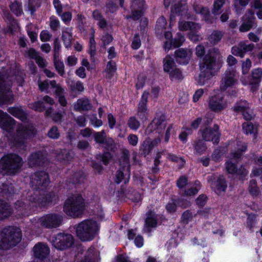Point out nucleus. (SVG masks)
<instances>
[{"label":"nucleus","instance_id":"obj_1","mask_svg":"<svg viewBox=\"0 0 262 262\" xmlns=\"http://www.w3.org/2000/svg\"><path fill=\"white\" fill-rule=\"evenodd\" d=\"M220 55L219 50L215 48L210 49L207 54L200 60V73L196 78L198 84L204 85L215 75L217 66V59Z\"/></svg>","mask_w":262,"mask_h":262},{"label":"nucleus","instance_id":"obj_2","mask_svg":"<svg viewBox=\"0 0 262 262\" xmlns=\"http://www.w3.org/2000/svg\"><path fill=\"white\" fill-rule=\"evenodd\" d=\"M20 240V229L11 226L5 228L0 232V248L7 250L16 245Z\"/></svg>","mask_w":262,"mask_h":262},{"label":"nucleus","instance_id":"obj_3","mask_svg":"<svg viewBox=\"0 0 262 262\" xmlns=\"http://www.w3.org/2000/svg\"><path fill=\"white\" fill-rule=\"evenodd\" d=\"M99 226L96 221L86 220L78 224L76 227L77 237L82 241L93 239L97 234Z\"/></svg>","mask_w":262,"mask_h":262},{"label":"nucleus","instance_id":"obj_4","mask_svg":"<svg viewBox=\"0 0 262 262\" xmlns=\"http://www.w3.org/2000/svg\"><path fill=\"white\" fill-rule=\"evenodd\" d=\"M84 207V200L82 196L80 195H74L67 200L63 210L67 215L78 217L82 214Z\"/></svg>","mask_w":262,"mask_h":262},{"label":"nucleus","instance_id":"obj_5","mask_svg":"<svg viewBox=\"0 0 262 262\" xmlns=\"http://www.w3.org/2000/svg\"><path fill=\"white\" fill-rule=\"evenodd\" d=\"M23 164L21 157L16 154H9L0 160V169L13 174L20 169Z\"/></svg>","mask_w":262,"mask_h":262},{"label":"nucleus","instance_id":"obj_6","mask_svg":"<svg viewBox=\"0 0 262 262\" xmlns=\"http://www.w3.org/2000/svg\"><path fill=\"white\" fill-rule=\"evenodd\" d=\"M36 133L35 128L31 125L21 124L17 130L16 136L14 140L15 145L21 149H24L25 139L31 137Z\"/></svg>","mask_w":262,"mask_h":262},{"label":"nucleus","instance_id":"obj_7","mask_svg":"<svg viewBox=\"0 0 262 262\" xmlns=\"http://www.w3.org/2000/svg\"><path fill=\"white\" fill-rule=\"evenodd\" d=\"M55 197L56 195L53 192L45 194L40 191H36L28 193L27 199L29 202L35 203V206L43 207L46 204L52 202Z\"/></svg>","mask_w":262,"mask_h":262},{"label":"nucleus","instance_id":"obj_8","mask_svg":"<svg viewBox=\"0 0 262 262\" xmlns=\"http://www.w3.org/2000/svg\"><path fill=\"white\" fill-rule=\"evenodd\" d=\"M50 183L49 177L44 171H38L31 176L30 185L35 191H42Z\"/></svg>","mask_w":262,"mask_h":262},{"label":"nucleus","instance_id":"obj_9","mask_svg":"<svg viewBox=\"0 0 262 262\" xmlns=\"http://www.w3.org/2000/svg\"><path fill=\"white\" fill-rule=\"evenodd\" d=\"M38 221L42 227L52 229L59 227L62 222L63 217L60 214L50 213L41 217Z\"/></svg>","mask_w":262,"mask_h":262},{"label":"nucleus","instance_id":"obj_10","mask_svg":"<svg viewBox=\"0 0 262 262\" xmlns=\"http://www.w3.org/2000/svg\"><path fill=\"white\" fill-rule=\"evenodd\" d=\"M73 237L70 234L59 233L52 239V244L58 250H64L70 248L73 244Z\"/></svg>","mask_w":262,"mask_h":262},{"label":"nucleus","instance_id":"obj_11","mask_svg":"<svg viewBox=\"0 0 262 262\" xmlns=\"http://www.w3.org/2000/svg\"><path fill=\"white\" fill-rule=\"evenodd\" d=\"M202 137L205 141H212L213 143H218L220 141L221 134L219 132V126L214 124L213 127H205L200 129Z\"/></svg>","mask_w":262,"mask_h":262},{"label":"nucleus","instance_id":"obj_12","mask_svg":"<svg viewBox=\"0 0 262 262\" xmlns=\"http://www.w3.org/2000/svg\"><path fill=\"white\" fill-rule=\"evenodd\" d=\"M13 101V95L10 90V85L6 84L4 78L0 77V105L11 103Z\"/></svg>","mask_w":262,"mask_h":262},{"label":"nucleus","instance_id":"obj_13","mask_svg":"<svg viewBox=\"0 0 262 262\" xmlns=\"http://www.w3.org/2000/svg\"><path fill=\"white\" fill-rule=\"evenodd\" d=\"M227 107V103L221 94L215 95L209 98L208 107L213 112H220Z\"/></svg>","mask_w":262,"mask_h":262},{"label":"nucleus","instance_id":"obj_14","mask_svg":"<svg viewBox=\"0 0 262 262\" xmlns=\"http://www.w3.org/2000/svg\"><path fill=\"white\" fill-rule=\"evenodd\" d=\"M236 71L233 69H228L222 76L220 83V89L222 91L233 86L236 82L235 79Z\"/></svg>","mask_w":262,"mask_h":262},{"label":"nucleus","instance_id":"obj_15","mask_svg":"<svg viewBox=\"0 0 262 262\" xmlns=\"http://www.w3.org/2000/svg\"><path fill=\"white\" fill-rule=\"evenodd\" d=\"M254 12L252 9H248L242 17V24L239 30L241 32L250 30L256 24Z\"/></svg>","mask_w":262,"mask_h":262},{"label":"nucleus","instance_id":"obj_16","mask_svg":"<svg viewBox=\"0 0 262 262\" xmlns=\"http://www.w3.org/2000/svg\"><path fill=\"white\" fill-rule=\"evenodd\" d=\"M166 117L164 114L157 115L147 127L146 132H151L157 129L158 133L163 132L166 126Z\"/></svg>","mask_w":262,"mask_h":262},{"label":"nucleus","instance_id":"obj_17","mask_svg":"<svg viewBox=\"0 0 262 262\" xmlns=\"http://www.w3.org/2000/svg\"><path fill=\"white\" fill-rule=\"evenodd\" d=\"M248 41H242L237 45L233 46L231 49L233 55L243 58L245 54L248 52L252 51L255 46L253 43H247Z\"/></svg>","mask_w":262,"mask_h":262},{"label":"nucleus","instance_id":"obj_18","mask_svg":"<svg viewBox=\"0 0 262 262\" xmlns=\"http://www.w3.org/2000/svg\"><path fill=\"white\" fill-rule=\"evenodd\" d=\"M148 96V92L146 91L143 92L138 108L137 116L143 121L147 120V112L146 104Z\"/></svg>","mask_w":262,"mask_h":262},{"label":"nucleus","instance_id":"obj_19","mask_svg":"<svg viewBox=\"0 0 262 262\" xmlns=\"http://www.w3.org/2000/svg\"><path fill=\"white\" fill-rule=\"evenodd\" d=\"M34 255L38 260L44 261L49 254V248L46 244L38 243L33 248Z\"/></svg>","mask_w":262,"mask_h":262},{"label":"nucleus","instance_id":"obj_20","mask_svg":"<svg viewBox=\"0 0 262 262\" xmlns=\"http://www.w3.org/2000/svg\"><path fill=\"white\" fill-rule=\"evenodd\" d=\"M45 157L41 151L32 154L28 159V164L31 167L41 166L44 164Z\"/></svg>","mask_w":262,"mask_h":262},{"label":"nucleus","instance_id":"obj_21","mask_svg":"<svg viewBox=\"0 0 262 262\" xmlns=\"http://www.w3.org/2000/svg\"><path fill=\"white\" fill-rule=\"evenodd\" d=\"M211 186L215 192L219 195L222 192H225L227 184L225 178L220 176L215 181L212 183Z\"/></svg>","mask_w":262,"mask_h":262},{"label":"nucleus","instance_id":"obj_22","mask_svg":"<svg viewBox=\"0 0 262 262\" xmlns=\"http://www.w3.org/2000/svg\"><path fill=\"white\" fill-rule=\"evenodd\" d=\"M189 52L184 49H179L174 52L176 61L180 64H187L190 59Z\"/></svg>","mask_w":262,"mask_h":262},{"label":"nucleus","instance_id":"obj_23","mask_svg":"<svg viewBox=\"0 0 262 262\" xmlns=\"http://www.w3.org/2000/svg\"><path fill=\"white\" fill-rule=\"evenodd\" d=\"M146 219L145 221V230L148 232H150L149 228H155L157 225V216L152 211H149L146 213Z\"/></svg>","mask_w":262,"mask_h":262},{"label":"nucleus","instance_id":"obj_24","mask_svg":"<svg viewBox=\"0 0 262 262\" xmlns=\"http://www.w3.org/2000/svg\"><path fill=\"white\" fill-rule=\"evenodd\" d=\"M92 105L90 100L86 98H82L77 100L74 104V108L77 111H87L91 110Z\"/></svg>","mask_w":262,"mask_h":262},{"label":"nucleus","instance_id":"obj_25","mask_svg":"<svg viewBox=\"0 0 262 262\" xmlns=\"http://www.w3.org/2000/svg\"><path fill=\"white\" fill-rule=\"evenodd\" d=\"M2 16L7 23L11 31L15 30L17 27V23L8 10L2 9Z\"/></svg>","mask_w":262,"mask_h":262},{"label":"nucleus","instance_id":"obj_26","mask_svg":"<svg viewBox=\"0 0 262 262\" xmlns=\"http://www.w3.org/2000/svg\"><path fill=\"white\" fill-rule=\"evenodd\" d=\"M261 76L262 71L261 69H256L252 71L251 74L252 78L250 81V84L252 85L251 90L253 91L257 90L261 81Z\"/></svg>","mask_w":262,"mask_h":262},{"label":"nucleus","instance_id":"obj_27","mask_svg":"<svg viewBox=\"0 0 262 262\" xmlns=\"http://www.w3.org/2000/svg\"><path fill=\"white\" fill-rule=\"evenodd\" d=\"M13 212V209L8 203L0 200V220L9 217Z\"/></svg>","mask_w":262,"mask_h":262},{"label":"nucleus","instance_id":"obj_28","mask_svg":"<svg viewBox=\"0 0 262 262\" xmlns=\"http://www.w3.org/2000/svg\"><path fill=\"white\" fill-rule=\"evenodd\" d=\"M74 154L66 149H62L57 154V160L62 163H68L72 160Z\"/></svg>","mask_w":262,"mask_h":262},{"label":"nucleus","instance_id":"obj_29","mask_svg":"<svg viewBox=\"0 0 262 262\" xmlns=\"http://www.w3.org/2000/svg\"><path fill=\"white\" fill-rule=\"evenodd\" d=\"M150 138L148 137L142 142L139 148V155L146 157L153 149L151 146Z\"/></svg>","mask_w":262,"mask_h":262},{"label":"nucleus","instance_id":"obj_30","mask_svg":"<svg viewBox=\"0 0 262 262\" xmlns=\"http://www.w3.org/2000/svg\"><path fill=\"white\" fill-rule=\"evenodd\" d=\"M194 149V154L201 156L205 153L207 149V147L205 142L202 140H198L194 142L193 144Z\"/></svg>","mask_w":262,"mask_h":262},{"label":"nucleus","instance_id":"obj_31","mask_svg":"<svg viewBox=\"0 0 262 262\" xmlns=\"http://www.w3.org/2000/svg\"><path fill=\"white\" fill-rule=\"evenodd\" d=\"M243 130L246 135H250L254 139H256L257 128L251 122H244L243 124Z\"/></svg>","mask_w":262,"mask_h":262},{"label":"nucleus","instance_id":"obj_32","mask_svg":"<svg viewBox=\"0 0 262 262\" xmlns=\"http://www.w3.org/2000/svg\"><path fill=\"white\" fill-rule=\"evenodd\" d=\"M16 192L12 184L7 182L3 183L0 186V192L4 193L7 197L10 196Z\"/></svg>","mask_w":262,"mask_h":262},{"label":"nucleus","instance_id":"obj_33","mask_svg":"<svg viewBox=\"0 0 262 262\" xmlns=\"http://www.w3.org/2000/svg\"><path fill=\"white\" fill-rule=\"evenodd\" d=\"M129 156L130 152L128 150L123 149L122 150L121 156L119 159L120 165L123 168H127V170H129Z\"/></svg>","mask_w":262,"mask_h":262},{"label":"nucleus","instance_id":"obj_34","mask_svg":"<svg viewBox=\"0 0 262 262\" xmlns=\"http://www.w3.org/2000/svg\"><path fill=\"white\" fill-rule=\"evenodd\" d=\"M8 112L13 116L19 119L21 121H25L27 119L26 113L19 107H9L8 108Z\"/></svg>","mask_w":262,"mask_h":262},{"label":"nucleus","instance_id":"obj_35","mask_svg":"<svg viewBox=\"0 0 262 262\" xmlns=\"http://www.w3.org/2000/svg\"><path fill=\"white\" fill-rule=\"evenodd\" d=\"M166 19L163 16L160 17L157 21L155 31L157 35H161L166 29Z\"/></svg>","mask_w":262,"mask_h":262},{"label":"nucleus","instance_id":"obj_36","mask_svg":"<svg viewBox=\"0 0 262 262\" xmlns=\"http://www.w3.org/2000/svg\"><path fill=\"white\" fill-rule=\"evenodd\" d=\"M62 39L66 48L71 47L73 40V36L70 28H66L62 31Z\"/></svg>","mask_w":262,"mask_h":262},{"label":"nucleus","instance_id":"obj_37","mask_svg":"<svg viewBox=\"0 0 262 262\" xmlns=\"http://www.w3.org/2000/svg\"><path fill=\"white\" fill-rule=\"evenodd\" d=\"M223 32L218 30H214L208 37V39L212 45H216L219 42L223 36Z\"/></svg>","mask_w":262,"mask_h":262},{"label":"nucleus","instance_id":"obj_38","mask_svg":"<svg viewBox=\"0 0 262 262\" xmlns=\"http://www.w3.org/2000/svg\"><path fill=\"white\" fill-rule=\"evenodd\" d=\"M15 120L9 115H7L4 120L0 122V127L5 130H10L13 128Z\"/></svg>","mask_w":262,"mask_h":262},{"label":"nucleus","instance_id":"obj_39","mask_svg":"<svg viewBox=\"0 0 262 262\" xmlns=\"http://www.w3.org/2000/svg\"><path fill=\"white\" fill-rule=\"evenodd\" d=\"M174 10L176 13L180 15L187 13L188 7L186 4V0H180L178 4H175Z\"/></svg>","mask_w":262,"mask_h":262},{"label":"nucleus","instance_id":"obj_40","mask_svg":"<svg viewBox=\"0 0 262 262\" xmlns=\"http://www.w3.org/2000/svg\"><path fill=\"white\" fill-rule=\"evenodd\" d=\"M10 3L9 7L11 11L16 16L20 15L23 13L21 3L16 0H11Z\"/></svg>","mask_w":262,"mask_h":262},{"label":"nucleus","instance_id":"obj_41","mask_svg":"<svg viewBox=\"0 0 262 262\" xmlns=\"http://www.w3.org/2000/svg\"><path fill=\"white\" fill-rule=\"evenodd\" d=\"M116 71V64L115 62L110 61L108 62L106 68L105 70L106 78L110 79L114 76Z\"/></svg>","mask_w":262,"mask_h":262},{"label":"nucleus","instance_id":"obj_42","mask_svg":"<svg viewBox=\"0 0 262 262\" xmlns=\"http://www.w3.org/2000/svg\"><path fill=\"white\" fill-rule=\"evenodd\" d=\"M237 150L231 154L233 158L235 160L241 158L242 152L246 151L247 147V144L245 143L240 142L237 144Z\"/></svg>","mask_w":262,"mask_h":262},{"label":"nucleus","instance_id":"obj_43","mask_svg":"<svg viewBox=\"0 0 262 262\" xmlns=\"http://www.w3.org/2000/svg\"><path fill=\"white\" fill-rule=\"evenodd\" d=\"M164 71L169 72L170 70H173L174 66V62L172 58L169 56H167L163 60Z\"/></svg>","mask_w":262,"mask_h":262},{"label":"nucleus","instance_id":"obj_44","mask_svg":"<svg viewBox=\"0 0 262 262\" xmlns=\"http://www.w3.org/2000/svg\"><path fill=\"white\" fill-rule=\"evenodd\" d=\"M53 61L56 70L60 76H63L65 74L63 63L60 60L59 57L54 58Z\"/></svg>","mask_w":262,"mask_h":262},{"label":"nucleus","instance_id":"obj_45","mask_svg":"<svg viewBox=\"0 0 262 262\" xmlns=\"http://www.w3.org/2000/svg\"><path fill=\"white\" fill-rule=\"evenodd\" d=\"M250 107L249 104L246 101L241 100L237 102L234 107V111L236 112H243Z\"/></svg>","mask_w":262,"mask_h":262},{"label":"nucleus","instance_id":"obj_46","mask_svg":"<svg viewBox=\"0 0 262 262\" xmlns=\"http://www.w3.org/2000/svg\"><path fill=\"white\" fill-rule=\"evenodd\" d=\"M249 191L250 194L254 196L258 195L260 191L257 186V182L255 180H252L250 181Z\"/></svg>","mask_w":262,"mask_h":262},{"label":"nucleus","instance_id":"obj_47","mask_svg":"<svg viewBox=\"0 0 262 262\" xmlns=\"http://www.w3.org/2000/svg\"><path fill=\"white\" fill-rule=\"evenodd\" d=\"M169 73L170 78L172 80H181L183 78L182 73L179 69H173Z\"/></svg>","mask_w":262,"mask_h":262},{"label":"nucleus","instance_id":"obj_48","mask_svg":"<svg viewBox=\"0 0 262 262\" xmlns=\"http://www.w3.org/2000/svg\"><path fill=\"white\" fill-rule=\"evenodd\" d=\"M85 176L83 172L79 171L72 176V182L74 184H78L83 182Z\"/></svg>","mask_w":262,"mask_h":262},{"label":"nucleus","instance_id":"obj_49","mask_svg":"<svg viewBox=\"0 0 262 262\" xmlns=\"http://www.w3.org/2000/svg\"><path fill=\"white\" fill-rule=\"evenodd\" d=\"M226 0H214L213 4V8L212 10V13L214 15H218L220 12L219 11L221 9L223 6L225 4Z\"/></svg>","mask_w":262,"mask_h":262},{"label":"nucleus","instance_id":"obj_50","mask_svg":"<svg viewBox=\"0 0 262 262\" xmlns=\"http://www.w3.org/2000/svg\"><path fill=\"white\" fill-rule=\"evenodd\" d=\"M127 125L131 129L137 130L139 127L140 123L135 117L132 116L129 118Z\"/></svg>","mask_w":262,"mask_h":262},{"label":"nucleus","instance_id":"obj_51","mask_svg":"<svg viewBox=\"0 0 262 262\" xmlns=\"http://www.w3.org/2000/svg\"><path fill=\"white\" fill-rule=\"evenodd\" d=\"M96 158L98 160L102 161L104 165H107L112 158L111 155L108 152H105L102 154L97 155Z\"/></svg>","mask_w":262,"mask_h":262},{"label":"nucleus","instance_id":"obj_52","mask_svg":"<svg viewBox=\"0 0 262 262\" xmlns=\"http://www.w3.org/2000/svg\"><path fill=\"white\" fill-rule=\"evenodd\" d=\"M94 137L96 143L102 144L104 143L106 136L104 130H102L101 132H95L94 134Z\"/></svg>","mask_w":262,"mask_h":262},{"label":"nucleus","instance_id":"obj_53","mask_svg":"<svg viewBox=\"0 0 262 262\" xmlns=\"http://www.w3.org/2000/svg\"><path fill=\"white\" fill-rule=\"evenodd\" d=\"M48 136L53 139H58L60 137V133L58 128L56 126L51 127L48 133Z\"/></svg>","mask_w":262,"mask_h":262},{"label":"nucleus","instance_id":"obj_54","mask_svg":"<svg viewBox=\"0 0 262 262\" xmlns=\"http://www.w3.org/2000/svg\"><path fill=\"white\" fill-rule=\"evenodd\" d=\"M144 2V0H132L130 8L132 10L142 9Z\"/></svg>","mask_w":262,"mask_h":262},{"label":"nucleus","instance_id":"obj_55","mask_svg":"<svg viewBox=\"0 0 262 262\" xmlns=\"http://www.w3.org/2000/svg\"><path fill=\"white\" fill-rule=\"evenodd\" d=\"M185 40L184 36L180 34H178L177 36L175 37L174 40L172 41V46L174 48H178L182 46Z\"/></svg>","mask_w":262,"mask_h":262},{"label":"nucleus","instance_id":"obj_56","mask_svg":"<svg viewBox=\"0 0 262 262\" xmlns=\"http://www.w3.org/2000/svg\"><path fill=\"white\" fill-rule=\"evenodd\" d=\"M26 204L22 201H17L14 205L15 209L20 214H23L26 209Z\"/></svg>","mask_w":262,"mask_h":262},{"label":"nucleus","instance_id":"obj_57","mask_svg":"<svg viewBox=\"0 0 262 262\" xmlns=\"http://www.w3.org/2000/svg\"><path fill=\"white\" fill-rule=\"evenodd\" d=\"M102 144L104 145L106 149L111 150H113L115 146V142L111 138L106 137Z\"/></svg>","mask_w":262,"mask_h":262},{"label":"nucleus","instance_id":"obj_58","mask_svg":"<svg viewBox=\"0 0 262 262\" xmlns=\"http://www.w3.org/2000/svg\"><path fill=\"white\" fill-rule=\"evenodd\" d=\"M142 9L132 10V15L126 16V18L127 19L132 18L134 20H138L142 15Z\"/></svg>","mask_w":262,"mask_h":262},{"label":"nucleus","instance_id":"obj_59","mask_svg":"<svg viewBox=\"0 0 262 262\" xmlns=\"http://www.w3.org/2000/svg\"><path fill=\"white\" fill-rule=\"evenodd\" d=\"M71 89L72 91H77L79 92H82L84 90L83 83L80 81H78L76 82L73 83L71 85Z\"/></svg>","mask_w":262,"mask_h":262},{"label":"nucleus","instance_id":"obj_60","mask_svg":"<svg viewBox=\"0 0 262 262\" xmlns=\"http://www.w3.org/2000/svg\"><path fill=\"white\" fill-rule=\"evenodd\" d=\"M226 168L227 172L229 173H235L237 171L236 165L231 161H228L226 163Z\"/></svg>","mask_w":262,"mask_h":262},{"label":"nucleus","instance_id":"obj_61","mask_svg":"<svg viewBox=\"0 0 262 262\" xmlns=\"http://www.w3.org/2000/svg\"><path fill=\"white\" fill-rule=\"evenodd\" d=\"M107 11L114 12L118 9V6L112 0H108L106 4Z\"/></svg>","mask_w":262,"mask_h":262},{"label":"nucleus","instance_id":"obj_62","mask_svg":"<svg viewBox=\"0 0 262 262\" xmlns=\"http://www.w3.org/2000/svg\"><path fill=\"white\" fill-rule=\"evenodd\" d=\"M207 200V197L205 194H201L196 199L195 202L197 205L200 207H203L205 206Z\"/></svg>","mask_w":262,"mask_h":262},{"label":"nucleus","instance_id":"obj_63","mask_svg":"<svg viewBox=\"0 0 262 262\" xmlns=\"http://www.w3.org/2000/svg\"><path fill=\"white\" fill-rule=\"evenodd\" d=\"M205 47L202 45H199L195 48V54L201 59L205 55Z\"/></svg>","mask_w":262,"mask_h":262},{"label":"nucleus","instance_id":"obj_64","mask_svg":"<svg viewBox=\"0 0 262 262\" xmlns=\"http://www.w3.org/2000/svg\"><path fill=\"white\" fill-rule=\"evenodd\" d=\"M187 178L185 176H182L177 180V185L179 188H183L187 184Z\"/></svg>","mask_w":262,"mask_h":262}]
</instances>
